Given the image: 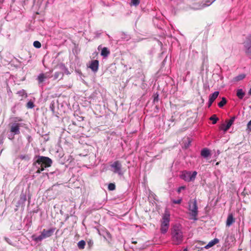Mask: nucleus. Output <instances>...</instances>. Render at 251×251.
Wrapping results in <instances>:
<instances>
[{
	"label": "nucleus",
	"mask_w": 251,
	"mask_h": 251,
	"mask_svg": "<svg viewBox=\"0 0 251 251\" xmlns=\"http://www.w3.org/2000/svg\"><path fill=\"white\" fill-rule=\"evenodd\" d=\"M52 163L51 160L47 157L39 156L34 163L35 173H40L41 171L46 170L47 168L50 167Z\"/></svg>",
	"instance_id": "obj_1"
},
{
	"label": "nucleus",
	"mask_w": 251,
	"mask_h": 251,
	"mask_svg": "<svg viewBox=\"0 0 251 251\" xmlns=\"http://www.w3.org/2000/svg\"><path fill=\"white\" fill-rule=\"evenodd\" d=\"M180 225L176 224L171 228V237L173 243L178 245L182 243L183 240V234Z\"/></svg>",
	"instance_id": "obj_2"
},
{
	"label": "nucleus",
	"mask_w": 251,
	"mask_h": 251,
	"mask_svg": "<svg viewBox=\"0 0 251 251\" xmlns=\"http://www.w3.org/2000/svg\"><path fill=\"white\" fill-rule=\"evenodd\" d=\"M55 230V228L53 227L50 228L47 230L44 229L39 236H36V235L33 234L32 235L31 238L33 240L36 242H41L44 239L51 236L53 235Z\"/></svg>",
	"instance_id": "obj_3"
},
{
	"label": "nucleus",
	"mask_w": 251,
	"mask_h": 251,
	"mask_svg": "<svg viewBox=\"0 0 251 251\" xmlns=\"http://www.w3.org/2000/svg\"><path fill=\"white\" fill-rule=\"evenodd\" d=\"M188 204L189 215L191 217L190 219L194 221H197L198 220L197 216L198 215V208L197 200L196 199L192 201L191 200L189 201Z\"/></svg>",
	"instance_id": "obj_4"
},
{
	"label": "nucleus",
	"mask_w": 251,
	"mask_h": 251,
	"mask_svg": "<svg viewBox=\"0 0 251 251\" xmlns=\"http://www.w3.org/2000/svg\"><path fill=\"white\" fill-rule=\"evenodd\" d=\"M197 174H181L180 177L186 181L189 182L194 181L196 178Z\"/></svg>",
	"instance_id": "obj_5"
},
{
	"label": "nucleus",
	"mask_w": 251,
	"mask_h": 251,
	"mask_svg": "<svg viewBox=\"0 0 251 251\" xmlns=\"http://www.w3.org/2000/svg\"><path fill=\"white\" fill-rule=\"evenodd\" d=\"M215 0H210L209 1H204V0H198L195 2L197 4H200L198 6H195L194 7L196 9H200L205 6L210 5L212 2H213Z\"/></svg>",
	"instance_id": "obj_6"
},
{
	"label": "nucleus",
	"mask_w": 251,
	"mask_h": 251,
	"mask_svg": "<svg viewBox=\"0 0 251 251\" xmlns=\"http://www.w3.org/2000/svg\"><path fill=\"white\" fill-rule=\"evenodd\" d=\"M122 165L119 161H115L110 165V170L114 172H119L121 171Z\"/></svg>",
	"instance_id": "obj_7"
},
{
	"label": "nucleus",
	"mask_w": 251,
	"mask_h": 251,
	"mask_svg": "<svg viewBox=\"0 0 251 251\" xmlns=\"http://www.w3.org/2000/svg\"><path fill=\"white\" fill-rule=\"evenodd\" d=\"M234 119L235 118L233 117L227 122L226 126L223 125L220 128L221 129L223 130L225 132L227 131L233 124Z\"/></svg>",
	"instance_id": "obj_8"
},
{
	"label": "nucleus",
	"mask_w": 251,
	"mask_h": 251,
	"mask_svg": "<svg viewBox=\"0 0 251 251\" xmlns=\"http://www.w3.org/2000/svg\"><path fill=\"white\" fill-rule=\"evenodd\" d=\"M26 201V196L25 194L23 193V192L20 195V199L18 202V205L17 206H19L20 205H23L25 201Z\"/></svg>",
	"instance_id": "obj_9"
},
{
	"label": "nucleus",
	"mask_w": 251,
	"mask_h": 251,
	"mask_svg": "<svg viewBox=\"0 0 251 251\" xmlns=\"http://www.w3.org/2000/svg\"><path fill=\"white\" fill-rule=\"evenodd\" d=\"M169 222H170V214L165 213L163 216L162 221L161 222V225L169 226Z\"/></svg>",
	"instance_id": "obj_10"
},
{
	"label": "nucleus",
	"mask_w": 251,
	"mask_h": 251,
	"mask_svg": "<svg viewBox=\"0 0 251 251\" xmlns=\"http://www.w3.org/2000/svg\"><path fill=\"white\" fill-rule=\"evenodd\" d=\"M235 222V220L233 218V215L232 214H230L228 215L227 219H226V226L229 227Z\"/></svg>",
	"instance_id": "obj_11"
},
{
	"label": "nucleus",
	"mask_w": 251,
	"mask_h": 251,
	"mask_svg": "<svg viewBox=\"0 0 251 251\" xmlns=\"http://www.w3.org/2000/svg\"><path fill=\"white\" fill-rule=\"evenodd\" d=\"M10 131L14 134L20 133L19 125L18 124H13L11 126Z\"/></svg>",
	"instance_id": "obj_12"
},
{
	"label": "nucleus",
	"mask_w": 251,
	"mask_h": 251,
	"mask_svg": "<svg viewBox=\"0 0 251 251\" xmlns=\"http://www.w3.org/2000/svg\"><path fill=\"white\" fill-rule=\"evenodd\" d=\"M99 62L98 60H95L92 61L89 67L94 72H97L98 69Z\"/></svg>",
	"instance_id": "obj_13"
},
{
	"label": "nucleus",
	"mask_w": 251,
	"mask_h": 251,
	"mask_svg": "<svg viewBox=\"0 0 251 251\" xmlns=\"http://www.w3.org/2000/svg\"><path fill=\"white\" fill-rule=\"evenodd\" d=\"M219 242V240L217 238H214L213 240L210 241L208 244H207L205 247L204 248L208 249L212 246H213L216 244L218 243Z\"/></svg>",
	"instance_id": "obj_14"
},
{
	"label": "nucleus",
	"mask_w": 251,
	"mask_h": 251,
	"mask_svg": "<svg viewBox=\"0 0 251 251\" xmlns=\"http://www.w3.org/2000/svg\"><path fill=\"white\" fill-rule=\"evenodd\" d=\"M201 155L204 158H207L210 155V151L207 148L202 149L201 153Z\"/></svg>",
	"instance_id": "obj_15"
},
{
	"label": "nucleus",
	"mask_w": 251,
	"mask_h": 251,
	"mask_svg": "<svg viewBox=\"0 0 251 251\" xmlns=\"http://www.w3.org/2000/svg\"><path fill=\"white\" fill-rule=\"evenodd\" d=\"M50 77V75L48 73L41 74L38 76V80L39 82H43L45 79Z\"/></svg>",
	"instance_id": "obj_16"
},
{
	"label": "nucleus",
	"mask_w": 251,
	"mask_h": 251,
	"mask_svg": "<svg viewBox=\"0 0 251 251\" xmlns=\"http://www.w3.org/2000/svg\"><path fill=\"white\" fill-rule=\"evenodd\" d=\"M219 92L218 91L214 92L211 95L209 96V100L211 102H213L215 99L218 97Z\"/></svg>",
	"instance_id": "obj_17"
},
{
	"label": "nucleus",
	"mask_w": 251,
	"mask_h": 251,
	"mask_svg": "<svg viewBox=\"0 0 251 251\" xmlns=\"http://www.w3.org/2000/svg\"><path fill=\"white\" fill-rule=\"evenodd\" d=\"M236 95L239 99H242L244 97L245 93L243 92L242 89H239L237 90Z\"/></svg>",
	"instance_id": "obj_18"
},
{
	"label": "nucleus",
	"mask_w": 251,
	"mask_h": 251,
	"mask_svg": "<svg viewBox=\"0 0 251 251\" xmlns=\"http://www.w3.org/2000/svg\"><path fill=\"white\" fill-rule=\"evenodd\" d=\"M110 53L109 51L106 48H103L101 51V55L104 57H107Z\"/></svg>",
	"instance_id": "obj_19"
},
{
	"label": "nucleus",
	"mask_w": 251,
	"mask_h": 251,
	"mask_svg": "<svg viewBox=\"0 0 251 251\" xmlns=\"http://www.w3.org/2000/svg\"><path fill=\"white\" fill-rule=\"evenodd\" d=\"M168 228V226L161 225L160 228L161 232L163 234L166 233L167 232Z\"/></svg>",
	"instance_id": "obj_20"
},
{
	"label": "nucleus",
	"mask_w": 251,
	"mask_h": 251,
	"mask_svg": "<svg viewBox=\"0 0 251 251\" xmlns=\"http://www.w3.org/2000/svg\"><path fill=\"white\" fill-rule=\"evenodd\" d=\"M85 245V242L84 240H81L77 243V247L79 249L82 250L84 249Z\"/></svg>",
	"instance_id": "obj_21"
},
{
	"label": "nucleus",
	"mask_w": 251,
	"mask_h": 251,
	"mask_svg": "<svg viewBox=\"0 0 251 251\" xmlns=\"http://www.w3.org/2000/svg\"><path fill=\"white\" fill-rule=\"evenodd\" d=\"M245 77V75H244V74H241V75L237 76L236 77H235L234 78V80L235 81H238L242 80Z\"/></svg>",
	"instance_id": "obj_22"
},
{
	"label": "nucleus",
	"mask_w": 251,
	"mask_h": 251,
	"mask_svg": "<svg viewBox=\"0 0 251 251\" xmlns=\"http://www.w3.org/2000/svg\"><path fill=\"white\" fill-rule=\"evenodd\" d=\"M226 99L225 98H223L222 100L218 103V106L220 107H222L226 103Z\"/></svg>",
	"instance_id": "obj_23"
},
{
	"label": "nucleus",
	"mask_w": 251,
	"mask_h": 251,
	"mask_svg": "<svg viewBox=\"0 0 251 251\" xmlns=\"http://www.w3.org/2000/svg\"><path fill=\"white\" fill-rule=\"evenodd\" d=\"M116 186L114 183H110L109 184L108 189L110 191H113L115 189Z\"/></svg>",
	"instance_id": "obj_24"
},
{
	"label": "nucleus",
	"mask_w": 251,
	"mask_h": 251,
	"mask_svg": "<svg viewBox=\"0 0 251 251\" xmlns=\"http://www.w3.org/2000/svg\"><path fill=\"white\" fill-rule=\"evenodd\" d=\"M210 120L213 121V124H215L218 120V118L216 117L215 115H213L210 118Z\"/></svg>",
	"instance_id": "obj_25"
},
{
	"label": "nucleus",
	"mask_w": 251,
	"mask_h": 251,
	"mask_svg": "<svg viewBox=\"0 0 251 251\" xmlns=\"http://www.w3.org/2000/svg\"><path fill=\"white\" fill-rule=\"evenodd\" d=\"M33 46L35 48L39 49L41 48V44L39 41H36L33 42Z\"/></svg>",
	"instance_id": "obj_26"
},
{
	"label": "nucleus",
	"mask_w": 251,
	"mask_h": 251,
	"mask_svg": "<svg viewBox=\"0 0 251 251\" xmlns=\"http://www.w3.org/2000/svg\"><path fill=\"white\" fill-rule=\"evenodd\" d=\"M26 106L28 108H32L34 107V104L33 102L29 101L27 102Z\"/></svg>",
	"instance_id": "obj_27"
},
{
	"label": "nucleus",
	"mask_w": 251,
	"mask_h": 251,
	"mask_svg": "<svg viewBox=\"0 0 251 251\" xmlns=\"http://www.w3.org/2000/svg\"><path fill=\"white\" fill-rule=\"evenodd\" d=\"M139 3V0H131V4L133 5L136 6Z\"/></svg>",
	"instance_id": "obj_28"
},
{
	"label": "nucleus",
	"mask_w": 251,
	"mask_h": 251,
	"mask_svg": "<svg viewBox=\"0 0 251 251\" xmlns=\"http://www.w3.org/2000/svg\"><path fill=\"white\" fill-rule=\"evenodd\" d=\"M181 201H182V200L180 199H178L177 200H174L172 201H173V203L179 204L181 203Z\"/></svg>",
	"instance_id": "obj_29"
},
{
	"label": "nucleus",
	"mask_w": 251,
	"mask_h": 251,
	"mask_svg": "<svg viewBox=\"0 0 251 251\" xmlns=\"http://www.w3.org/2000/svg\"><path fill=\"white\" fill-rule=\"evenodd\" d=\"M87 245L89 246V248H91L93 245V242L92 240H90L87 242Z\"/></svg>",
	"instance_id": "obj_30"
},
{
	"label": "nucleus",
	"mask_w": 251,
	"mask_h": 251,
	"mask_svg": "<svg viewBox=\"0 0 251 251\" xmlns=\"http://www.w3.org/2000/svg\"><path fill=\"white\" fill-rule=\"evenodd\" d=\"M185 186H180V187H179L177 189V192H178V193H179L181 191V190H184V189H185Z\"/></svg>",
	"instance_id": "obj_31"
},
{
	"label": "nucleus",
	"mask_w": 251,
	"mask_h": 251,
	"mask_svg": "<svg viewBox=\"0 0 251 251\" xmlns=\"http://www.w3.org/2000/svg\"><path fill=\"white\" fill-rule=\"evenodd\" d=\"M248 128L251 130V120L248 124Z\"/></svg>",
	"instance_id": "obj_32"
},
{
	"label": "nucleus",
	"mask_w": 251,
	"mask_h": 251,
	"mask_svg": "<svg viewBox=\"0 0 251 251\" xmlns=\"http://www.w3.org/2000/svg\"><path fill=\"white\" fill-rule=\"evenodd\" d=\"M106 235H107L108 237H109L110 238H111V234L109 232H106Z\"/></svg>",
	"instance_id": "obj_33"
},
{
	"label": "nucleus",
	"mask_w": 251,
	"mask_h": 251,
	"mask_svg": "<svg viewBox=\"0 0 251 251\" xmlns=\"http://www.w3.org/2000/svg\"><path fill=\"white\" fill-rule=\"evenodd\" d=\"M213 102H210V100L209 99L208 101V107H210Z\"/></svg>",
	"instance_id": "obj_34"
},
{
	"label": "nucleus",
	"mask_w": 251,
	"mask_h": 251,
	"mask_svg": "<svg viewBox=\"0 0 251 251\" xmlns=\"http://www.w3.org/2000/svg\"><path fill=\"white\" fill-rule=\"evenodd\" d=\"M69 183H73L74 182V181L73 179H72L71 178L69 180Z\"/></svg>",
	"instance_id": "obj_35"
},
{
	"label": "nucleus",
	"mask_w": 251,
	"mask_h": 251,
	"mask_svg": "<svg viewBox=\"0 0 251 251\" xmlns=\"http://www.w3.org/2000/svg\"><path fill=\"white\" fill-rule=\"evenodd\" d=\"M59 73H56V75H55V77L56 78H58V76H59Z\"/></svg>",
	"instance_id": "obj_36"
},
{
	"label": "nucleus",
	"mask_w": 251,
	"mask_h": 251,
	"mask_svg": "<svg viewBox=\"0 0 251 251\" xmlns=\"http://www.w3.org/2000/svg\"><path fill=\"white\" fill-rule=\"evenodd\" d=\"M132 243L133 244H136V243H137V242H136V241H132Z\"/></svg>",
	"instance_id": "obj_37"
},
{
	"label": "nucleus",
	"mask_w": 251,
	"mask_h": 251,
	"mask_svg": "<svg viewBox=\"0 0 251 251\" xmlns=\"http://www.w3.org/2000/svg\"><path fill=\"white\" fill-rule=\"evenodd\" d=\"M249 94L251 95V89L250 90L249 92Z\"/></svg>",
	"instance_id": "obj_38"
},
{
	"label": "nucleus",
	"mask_w": 251,
	"mask_h": 251,
	"mask_svg": "<svg viewBox=\"0 0 251 251\" xmlns=\"http://www.w3.org/2000/svg\"><path fill=\"white\" fill-rule=\"evenodd\" d=\"M183 251H187V249H184Z\"/></svg>",
	"instance_id": "obj_39"
},
{
	"label": "nucleus",
	"mask_w": 251,
	"mask_h": 251,
	"mask_svg": "<svg viewBox=\"0 0 251 251\" xmlns=\"http://www.w3.org/2000/svg\"><path fill=\"white\" fill-rule=\"evenodd\" d=\"M216 164V165H218L219 164V162H217Z\"/></svg>",
	"instance_id": "obj_40"
},
{
	"label": "nucleus",
	"mask_w": 251,
	"mask_h": 251,
	"mask_svg": "<svg viewBox=\"0 0 251 251\" xmlns=\"http://www.w3.org/2000/svg\"><path fill=\"white\" fill-rule=\"evenodd\" d=\"M69 218L68 216H67V217H66V220Z\"/></svg>",
	"instance_id": "obj_41"
}]
</instances>
